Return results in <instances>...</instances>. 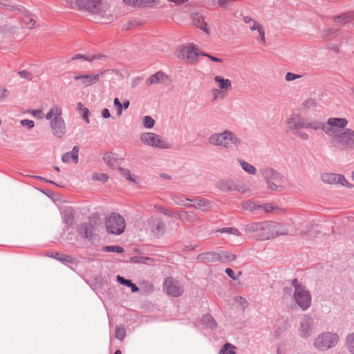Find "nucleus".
Returning <instances> with one entry per match:
<instances>
[{
	"instance_id": "f257e3e1",
	"label": "nucleus",
	"mask_w": 354,
	"mask_h": 354,
	"mask_svg": "<svg viewBox=\"0 0 354 354\" xmlns=\"http://www.w3.org/2000/svg\"><path fill=\"white\" fill-rule=\"evenodd\" d=\"M62 115V109L58 105L54 104L45 116L46 119L50 121L52 134L57 138H63L66 133L65 121Z\"/></svg>"
},
{
	"instance_id": "f03ea898",
	"label": "nucleus",
	"mask_w": 354,
	"mask_h": 354,
	"mask_svg": "<svg viewBox=\"0 0 354 354\" xmlns=\"http://www.w3.org/2000/svg\"><path fill=\"white\" fill-rule=\"evenodd\" d=\"M208 141L212 145L221 146L225 148L237 147L242 143V140L230 130H225L222 133L210 135Z\"/></svg>"
},
{
	"instance_id": "7ed1b4c3",
	"label": "nucleus",
	"mask_w": 354,
	"mask_h": 354,
	"mask_svg": "<svg viewBox=\"0 0 354 354\" xmlns=\"http://www.w3.org/2000/svg\"><path fill=\"white\" fill-rule=\"evenodd\" d=\"M339 342V337L337 333L324 331L313 339V346L316 351L324 352L336 346Z\"/></svg>"
},
{
	"instance_id": "20e7f679",
	"label": "nucleus",
	"mask_w": 354,
	"mask_h": 354,
	"mask_svg": "<svg viewBox=\"0 0 354 354\" xmlns=\"http://www.w3.org/2000/svg\"><path fill=\"white\" fill-rule=\"evenodd\" d=\"M291 284L294 288L293 297L295 303L302 310H308L311 306L312 301L309 290L299 283L297 279H293Z\"/></svg>"
},
{
	"instance_id": "39448f33",
	"label": "nucleus",
	"mask_w": 354,
	"mask_h": 354,
	"mask_svg": "<svg viewBox=\"0 0 354 354\" xmlns=\"http://www.w3.org/2000/svg\"><path fill=\"white\" fill-rule=\"evenodd\" d=\"M260 241H266L273 239L280 235L288 234V230L284 229L281 223L267 221H261Z\"/></svg>"
},
{
	"instance_id": "423d86ee",
	"label": "nucleus",
	"mask_w": 354,
	"mask_h": 354,
	"mask_svg": "<svg viewBox=\"0 0 354 354\" xmlns=\"http://www.w3.org/2000/svg\"><path fill=\"white\" fill-rule=\"evenodd\" d=\"M262 177L265 179L267 187L269 189L280 192L283 189L282 183L284 181V177L277 171L266 167L260 170Z\"/></svg>"
},
{
	"instance_id": "0eeeda50",
	"label": "nucleus",
	"mask_w": 354,
	"mask_h": 354,
	"mask_svg": "<svg viewBox=\"0 0 354 354\" xmlns=\"http://www.w3.org/2000/svg\"><path fill=\"white\" fill-rule=\"evenodd\" d=\"M100 223V215L93 213L88 217V221L82 223L77 227V230L82 238L91 241L94 236L95 227Z\"/></svg>"
},
{
	"instance_id": "6e6552de",
	"label": "nucleus",
	"mask_w": 354,
	"mask_h": 354,
	"mask_svg": "<svg viewBox=\"0 0 354 354\" xmlns=\"http://www.w3.org/2000/svg\"><path fill=\"white\" fill-rule=\"evenodd\" d=\"M105 227L109 234L120 235L126 227L125 220L118 213H111L106 218Z\"/></svg>"
},
{
	"instance_id": "1a4fd4ad",
	"label": "nucleus",
	"mask_w": 354,
	"mask_h": 354,
	"mask_svg": "<svg viewBox=\"0 0 354 354\" xmlns=\"http://www.w3.org/2000/svg\"><path fill=\"white\" fill-rule=\"evenodd\" d=\"M236 255L228 253L225 251L221 252H206L199 254L197 256V260L203 263H212L219 261L221 263H227L235 260Z\"/></svg>"
},
{
	"instance_id": "9d476101",
	"label": "nucleus",
	"mask_w": 354,
	"mask_h": 354,
	"mask_svg": "<svg viewBox=\"0 0 354 354\" xmlns=\"http://www.w3.org/2000/svg\"><path fill=\"white\" fill-rule=\"evenodd\" d=\"M140 141L149 147L160 149H168L171 148V145L162 136L153 133L145 132L140 136Z\"/></svg>"
},
{
	"instance_id": "9b49d317",
	"label": "nucleus",
	"mask_w": 354,
	"mask_h": 354,
	"mask_svg": "<svg viewBox=\"0 0 354 354\" xmlns=\"http://www.w3.org/2000/svg\"><path fill=\"white\" fill-rule=\"evenodd\" d=\"M315 330V324L312 316L308 314L303 315L299 319L297 327L298 335L303 339H308L312 336Z\"/></svg>"
},
{
	"instance_id": "f8f14e48",
	"label": "nucleus",
	"mask_w": 354,
	"mask_h": 354,
	"mask_svg": "<svg viewBox=\"0 0 354 354\" xmlns=\"http://www.w3.org/2000/svg\"><path fill=\"white\" fill-rule=\"evenodd\" d=\"M201 53L198 46L193 44H188L181 48L178 57L186 62L194 63L197 62Z\"/></svg>"
},
{
	"instance_id": "ddd939ff",
	"label": "nucleus",
	"mask_w": 354,
	"mask_h": 354,
	"mask_svg": "<svg viewBox=\"0 0 354 354\" xmlns=\"http://www.w3.org/2000/svg\"><path fill=\"white\" fill-rule=\"evenodd\" d=\"M344 149L354 148V131L346 129L334 140Z\"/></svg>"
},
{
	"instance_id": "4468645a",
	"label": "nucleus",
	"mask_w": 354,
	"mask_h": 354,
	"mask_svg": "<svg viewBox=\"0 0 354 354\" xmlns=\"http://www.w3.org/2000/svg\"><path fill=\"white\" fill-rule=\"evenodd\" d=\"M105 71H101L99 74H77L75 75L74 79L75 81H79L80 84L84 87L86 88L90 86H92L96 84L102 75L104 73Z\"/></svg>"
},
{
	"instance_id": "2eb2a0df",
	"label": "nucleus",
	"mask_w": 354,
	"mask_h": 354,
	"mask_svg": "<svg viewBox=\"0 0 354 354\" xmlns=\"http://www.w3.org/2000/svg\"><path fill=\"white\" fill-rule=\"evenodd\" d=\"M348 124V120L345 118H330L328 119L326 127H330L333 131V135H328L333 138L335 140L337 136H339L342 131L337 129V128L343 129Z\"/></svg>"
},
{
	"instance_id": "dca6fc26",
	"label": "nucleus",
	"mask_w": 354,
	"mask_h": 354,
	"mask_svg": "<svg viewBox=\"0 0 354 354\" xmlns=\"http://www.w3.org/2000/svg\"><path fill=\"white\" fill-rule=\"evenodd\" d=\"M164 290L167 294L171 297H179L182 295L183 290L177 281L173 278H167L164 283Z\"/></svg>"
},
{
	"instance_id": "f3484780",
	"label": "nucleus",
	"mask_w": 354,
	"mask_h": 354,
	"mask_svg": "<svg viewBox=\"0 0 354 354\" xmlns=\"http://www.w3.org/2000/svg\"><path fill=\"white\" fill-rule=\"evenodd\" d=\"M103 0H75V5L79 9H84L91 12H97Z\"/></svg>"
},
{
	"instance_id": "a211bd4d",
	"label": "nucleus",
	"mask_w": 354,
	"mask_h": 354,
	"mask_svg": "<svg viewBox=\"0 0 354 354\" xmlns=\"http://www.w3.org/2000/svg\"><path fill=\"white\" fill-rule=\"evenodd\" d=\"M147 225L156 236L162 235L165 232V224L162 219L151 217L148 220Z\"/></svg>"
},
{
	"instance_id": "6ab92c4d",
	"label": "nucleus",
	"mask_w": 354,
	"mask_h": 354,
	"mask_svg": "<svg viewBox=\"0 0 354 354\" xmlns=\"http://www.w3.org/2000/svg\"><path fill=\"white\" fill-rule=\"evenodd\" d=\"M322 180L328 184L338 183L345 187H349L350 185L343 175L326 173L322 176Z\"/></svg>"
},
{
	"instance_id": "aec40b11",
	"label": "nucleus",
	"mask_w": 354,
	"mask_h": 354,
	"mask_svg": "<svg viewBox=\"0 0 354 354\" xmlns=\"http://www.w3.org/2000/svg\"><path fill=\"white\" fill-rule=\"evenodd\" d=\"M286 122L289 129L291 131H295L300 128H305L306 121L304 118L297 113L291 115Z\"/></svg>"
},
{
	"instance_id": "412c9836",
	"label": "nucleus",
	"mask_w": 354,
	"mask_h": 354,
	"mask_svg": "<svg viewBox=\"0 0 354 354\" xmlns=\"http://www.w3.org/2000/svg\"><path fill=\"white\" fill-rule=\"evenodd\" d=\"M261 221L252 222L244 225L243 230L246 234L252 235L254 239L260 241Z\"/></svg>"
},
{
	"instance_id": "4be33fe9",
	"label": "nucleus",
	"mask_w": 354,
	"mask_h": 354,
	"mask_svg": "<svg viewBox=\"0 0 354 354\" xmlns=\"http://www.w3.org/2000/svg\"><path fill=\"white\" fill-rule=\"evenodd\" d=\"M305 128L313 129L314 130L322 129L325 132L326 135H333V131L330 127L329 128L328 127H326L325 124L319 121H314L310 122H306Z\"/></svg>"
},
{
	"instance_id": "5701e85b",
	"label": "nucleus",
	"mask_w": 354,
	"mask_h": 354,
	"mask_svg": "<svg viewBox=\"0 0 354 354\" xmlns=\"http://www.w3.org/2000/svg\"><path fill=\"white\" fill-rule=\"evenodd\" d=\"M177 218L181 221H187L191 223H195L198 221L197 215L194 212H178Z\"/></svg>"
},
{
	"instance_id": "b1692460",
	"label": "nucleus",
	"mask_w": 354,
	"mask_h": 354,
	"mask_svg": "<svg viewBox=\"0 0 354 354\" xmlns=\"http://www.w3.org/2000/svg\"><path fill=\"white\" fill-rule=\"evenodd\" d=\"M214 80L218 84L221 90L229 91L232 88L230 80L228 79H225L222 76L216 75L214 77Z\"/></svg>"
},
{
	"instance_id": "393cba45",
	"label": "nucleus",
	"mask_w": 354,
	"mask_h": 354,
	"mask_svg": "<svg viewBox=\"0 0 354 354\" xmlns=\"http://www.w3.org/2000/svg\"><path fill=\"white\" fill-rule=\"evenodd\" d=\"M201 324L207 328L214 329L216 327V322L213 317L209 314L203 316L201 320Z\"/></svg>"
},
{
	"instance_id": "a878e982",
	"label": "nucleus",
	"mask_w": 354,
	"mask_h": 354,
	"mask_svg": "<svg viewBox=\"0 0 354 354\" xmlns=\"http://www.w3.org/2000/svg\"><path fill=\"white\" fill-rule=\"evenodd\" d=\"M164 77H166V75L163 73L158 72V73L151 75L147 80L146 83L149 86L153 85V84L159 83L160 82L162 81Z\"/></svg>"
},
{
	"instance_id": "bb28decb",
	"label": "nucleus",
	"mask_w": 354,
	"mask_h": 354,
	"mask_svg": "<svg viewBox=\"0 0 354 354\" xmlns=\"http://www.w3.org/2000/svg\"><path fill=\"white\" fill-rule=\"evenodd\" d=\"M1 3L7 10L11 11H19L21 12L23 9L22 6L14 3L12 0H1Z\"/></svg>"
},
{
	"instance_id": "cd10ccee",
	"label": "nucleus",
	"mask_w": 354,
	"mask_h": 354,
	"mask_svg": "<svg viewBox=\"0 0 354 354\" xmlns=\"http://www.w3.org/2000/svg\"><path fill=\"white\" fill-rule=\"evenodd\" d=\"M219 187L223 192L234 191L237 189V183L233 180L223 181L220 183Z\"/></svg>"
},
{
	"instance_id": "c85d7f7f",
	"label": "nucleus",
	"mask_w": 354,
	"mask_h": 354,
	"mask_svg": "<svg viewBox=\"0 0 354 354\" xmlns=\"http://www.w3.org/2000/svg\"><path fill=\"white\" fill-rule=\"evenodd\" d=\"M241 168L248 174L254 175L257 173V169L252 165L242 159H238Z\"/></svg>"
},
{
	"instance_id": "c756f323",
	"label": "nucleus",
	"mask_w": 354,
	"mask_h": 354,
	"mask_svg": "<svg viewBox=\"0 0 354 354\" xmlns=\"http://www.w3.org/2000/svg\"><path fill=\"white\" fill-rule=\"evenodd\" d=\"M117 281L122 285L131 288L133 292H136L139 290L138 287L136 284L133 283L131 280L126 279L120 275L117 276Z\"/></svg>"
},
{
	"instance_id": "7c9ffc66",
	"label": "nucleus",
	"mask_w": 354,
	"mask_h": 354,
	"mask_svg": "<svg viewBox=\"0 0 354 354\" xmlns=\"http://www.w3.org/2000/svg\"><path fill=\"white\" fill-rule=\"evenodd\" d=\"M171 198H172L173 201L178 205L185 206V207H188L193 206V205H192V204L187 203V201H192V200L188 198L185 197L184 196L174 195L171 197Z\"/></svg>"
},
{
	"instance_id": "2f4dec72",
	"label": "nucleus",
	"mask_w": 354,
	"mask_h": 354,
	"mask_svg": "<svg viewBox=\"0 0 354 354\" xmlns=\"http://www.w3.org/2000/svg\"><path fill=\"white\" fill-rule=\"evenodd\" d=\"M194 206L196 208L203 212H208L211 209V203L209 201L206 199L198 200Z\"/></svg>"
},
{
	"instance_id": "473e14b6",
	"label": "nucleus",
	"mask_w": 354,
	"mask_h": 354,
	"mask_svg": "<svg viewBox=\"0 0 354 354\" xmlns=\"http://www.w3.org/2000/svg\"><path fill=\"white\" fill-rule=\"evenodd\" d=\"M62 214L64 222L68 225H72L74 219L72 208L68 207L65 209Z\"/></svg>"
},
{
	"instance_id": "72a5a7b5",
	"label": "nucleus",
	"mask_w": 354,
	"mask_h": 354,
	"mask_svg": "<svg viewBox=\"0 0 354 354\" xmlns=\"http://www.w3.org/2000/svg\"><path fill=\"white\" fill-rule=\"evenodd\" d=\"M345 345L351 354H354V333L348 334L345 339Z\"/></svg>"
},
{
	"instance_id": "f704fd0d",
	"label": "nucleus",
	"mask_w": 354,
	"mask_h": 354,
	"mask_svg": "<svg viewBox=\"0 0 354 354\" xmlns=\"http://www.w3.org/2000/svg\"><path fill=\"white\" fill-rule=\"evenodd\" d=\"M235 346L230 343L225 344L219 351V354H236Z\"/></svg>"
},
{
	"instance_id": "c9c22d12",
	"label": "nucleus",
	"mask_w": 354,
	"mask_h": 354,
	"mask_svg": "<svg viewBox=\"0 0 354 354\" xmlns=\"http://www.w3.org/2000/svg\"><path fill=\"white\" fill-rule=\"evenodd\" d=\"M102 251L106 252L122 253L124 252V250L122 247L119 245H106L102 248Z\"/></svg>"
},
{
	"instance_id": "e433bc0d",
	"label": "nucleus",
	"mask_w": 354,
	"mask_h": 354,
	"mask_svg": "<svg viewBox=\"0 0 354 354\" xmlns=\"http://www.w3.org/2000/svg\"><path fill=\"white\" fill-rule=\"evenodd\" d=\"M59 261L64 264L72 263L75 265H77L78 262L75 258L67 254H62V257H59Z\"/></svg>"
},
{
	"instance_id": "4c0bfd02",
	"label": "nucleus",
	"mask_w": 354,
	"mask_h": 354,
	"mask_svg": "<svg viewBox=\"0 0 354 354\" xmlns=\"http://www.w3.org/2000/svg\"><path fill=\"white\" fill-rule=\"evenodd\" d=\"M261 206L255 204L254 203L248 201L242 203V207L244 209L250 210L251 212L255 211L261 208Z\"/></svg>"
},
{
	"instance_id": "58836bf2",
	"label": "nucleus",
	"mask_w": 354,
	"mask_h": 354,
	"mask_svg": "<svg viewBox=\"0 0 354 354\" xmlns=\"http://www.w3.org/2000/svg\"><path fill=\"white\" fill-rule=\"evenodd\" d=\"M103 57L104 56L102 55H91V56L85 57L84 55H81V54H76V55H75L74 56L72 57L71 59L75 60V59H84V60H86V61H88V62H92L94 59H99V58Z\"/></svg>"
},
{
	"instance_id": "ea45409f",
	"label": "nucleus",
	"mask_w": 354,
	"mask_h": 354,
	"mask_svg": "<svg viewBox=\"0 0 354 354\" xmlns=\"http://www.w3.org/2000/svg\"><path fill=\"white\" fill-rule=\"evenodd\" d=\"M317 102L315 99L313 98H308L304 100L302 103V106L304 109L309 110V109H313L316 107Z\"/></svg>"
},
{
	"instance_id": "a19ab883",
	"label": "nucleus",
	"mask_w": 354,
	"mask_h": 354,
	"mask_svg": "<svg viewBox=\"0 0 354 354\" xmlns=\"http://www.w3.org/2000/svg\"><path fill=\"white\" fill-rule=\"evenodd\" d=\"M217 232L221 233H227L229 234H233L236 235L237 236H241L240 232L238 230V229L235 227H223L221 229H218Z\"/></svg>"
},
{
	"instance_id": "79ce46f5",
	"label": "nucleus",
	"mask_w": 354,
	"mask_h": 354,
	"mask_svg": "<svg viewBox=\"0 0 354 354\" xmlns=\"http://www.w3.org/2000/svg\"><path fill=\"white\" fill-rule=\"evenodd\" d=\"M158 210L162 213L163 214L169 216V217H171V218H177V216H178V212H175L172 209H165L162 207H159L158 208Z\"/></svg>"
},
{
	"instance_id": "37998d69",
	"label": "nucleus",
	"mask_w": 354,
	"mask_h": 354,
	"mask_svg": "<svg viewBox=\"0 0 354 354\" xmlns=\"http://www.w3.org/2000/svg\"><path fill=\"white\" fill-rule=\"evenodd\" d=\"M103 159L104 162L109 166H112L115 160L114 155L111 152L105 153Z\"/></svg>"
},
{
	"instance_id": "c03bdc74",
	"label": "nucleus",
	"mask_w": 354,
	"mask_h": 354,
	"mask_svg": "<svg viewBox=\"0 0 354 354\" xmlns=\"http://www.w3.org/2000/svg\"><path fill=\"white\" fill-rule=\"evenodd\" d=\"M155 124V120L151 116L143 118V125L146 129H151Z\"/></svg>"
},
{
	"instance_id": "a18cd8bd",
	"label": "nucleus",
	"mask_w": 354,
	"mask_h": 354,
	"mask_svg": "<svg viewBox=\"0 0 354 354\" xmlns=\"http://www.w3.org/2000/svg\"><path fill=\"white\" fill-rule=\"evenodd\" d=\"M333 21L336 24H346L349 21V17L346 15H342L335 16L333 19Z\"/></svg>"
},
{
	"instance_id": "49530a36",
	"label": "nucleus",
	"mask_w": 354,
	"mask_h": 354,
	"mask_svg": "<svg viewBox=\"0 0 354 354\" xmlns=\"http://www.w3.org/2000/svg\"><path fill=\"white\" fill-rule=\"evenodd\" d=\"M108 176L105 174H94L92 176V179L94 180H99L105 183L108 180Z\"/></svg>"
},
{
	"instance_id": "de8ad7c7",
	"label": "nucleus",
	"mask_w": 354,
	"mask_h": 354,
	"mask_svg": "<svg viewBox=\"0 0 354 354\" xmlns=\"http://www.w3.org/2000/svg\"><path fill=\"white\" fill-rule=\"evenodd\" d=\"M78 151L79 147L77 146H75L73 147L72 151L68 152L70 153L71 159L74 161L75 163L78 162Z\"/></svg>"
},
{
	"instance_id": "09e8293b",
	"label": "nucleus",
	"mask_w": 354,
	"mask_h": 354,
	"mask_svg": "<svg viewBox=\"0 0 354 354\" xmlns=\"http://www.w3.org/2000/svg\"><path fill=\"white\" fill-rule=\"evenodd\" d=\"M261 208L260 209H263V211L266 213H270L271 212H272L273 210L277 209V205H274L272 203H266V204H263L262 205H261Z\"/></svg>"
},
{
	"instance_id": "8fccbe9b",
	"label": "nucleus",
	"mask_w": 354,
	"mask_h": 354,
	"mask_svg": "<svg viewBox=\"0 0 354 354\" xmlns=\"http://www.w3.org/2000/svg\"><path fill=\"white\" fill-rule=\"evenodd\" d=\"M234 301L243 309L248 306V301L244 297H242L241 296L236 297H234Z\"/></svg>"
},
{
	"instance_id": "3c124183",
	"label": "nucleus",
	"mask_w": 354,
	"mask_h": 354,
	"mask_svg": "<svg viewBox=\"0 0 354 354\" xmlns=\"http://www.w3.org/2000/svg\"><path fill=\"white\" fill-rule=\"evenodd\" d=\"M126 335V330L124 327H118L116 330L115 337L120 340H122Z\"/></svg>"
},
{
	"instance_id": "603ef678",
	"label": "nucleus",
	"mask_w": 354,
	"mask_h": 354,
	"mask_svg": "<svg viewBox=\"0 0 354 354\" xmlns=\"http://www.w3.org/2000/svg\"><path fill=\"white\" fill-rule=\"evenodd\" d=\"M122 176L126 178L128 180L136 183V181L134 178L131 175V172L129 169H121Z\"/></svg>"
},
{
	"instance_id": "864d4df0",
	"label": "nucleus",
	"mask_w": 354,
	"mask_h": 354,
	"mask_svg": "<svg viewBox=\"0 0 354 354\" xmlns=\"http://www.w3.org/2000/svg\"><path fill=\"white\" fill-rule=\"evenodd\" d=\"M113 104L117 109V114L120 115L122 111V104L120 102L118 97H115L113 100Z\"/></svg>"
},
{
	"instance_id": "5fc2aeb1",
	"label": "nucleus",
	"mask_w": 354,
	"mask_h": 354,
	"mask_svg": "<svg viewBox=\"0 0 354 354\" xmlns=\"http://www.w3.org/2000/svg\"><path fill=\"white\" fill-rule=\"evenodd\" d=\"M21 124L23 127H26L29 130L32 129L35 126V123L32 120H26V119L21 120Z\"/></svg>"
},
{
	"instance_id": "6e6d98bb",
	"label": "nucleus",
	"mask_w": 354,
	"mask_h": 354,
	"mask_svg": "<svg viewBox=\"0 0 354 354\" xmlns=\"http://www.w3.org/2000/svg\"><path fill=\"white\" fill-rule=\"evenodd\" d=\"M18 74L24 79L30 80L32 78V74L26 70L19 71Z\"/></svg>"
},
{
	"instance_id": "4d7b16f0",
	"label": "nucleus",
	"mask_w": 354,
	"mask_h": 354,
	"mask_svg": "<svg viewBox=\"0 0 354 354\" xmlns=\"http://www.w3.org/2000/svg\"><path fill=\"white\" fill-rule=\"evenodd\" d=\"M157 0H138V6H151Z\"/></svg>"
},
{
	"instance_id": "13d9d810",
	"label": "nucleus",
	"mask_w": 354,
	"mask_h": 354,
	"mask_svg": "<svg viewBox=\"0 0 354 354\" xmlns=\"http://www.w3.org/2000/svg\"><path fill=\"white\" fill-rule=\"evenodd\" d=\"M301 76L290 72H288L286 73L285 80L288 82L293 81L295 80H297Z\"/></svg>"
},
{
	"instance_id": "bf43d9fd",
	"label": "nucleus",
	"mask_w": 354,
	"mask_h": 354,
	"mask_svg": "<svg viewBox=\"0 0 354 354\" xmlns=\"http://www.w3.org/2000/svg\"><path fill=\"white\" fill-rule=\"evenodd\" d=\"M82 113V118L85 120V122L88 124L89 123V119L88 115L90 114V111L88 108H82V111H81Z\"/></svg>"
},
{
	"instance_id": "052dcab7",
	"label": "nucleus",
	"mask_w": 354,
	"mask_h": 354,
	"mask_svg": "<svg viewBox=\"0 0 354 354\" xmlns=\"http://www.w3.org/2000/svg\"><path fill=\"white\" fill-rule=\"evenodd\" d=\"M201 55L205 56V57H207L208 58H209L213 62H223V59H221V58L212 56V55H209L208 53H201Z\"/></svg>"
},
{
	"instance_id": "680f3d73",
	"label": "nucleus",
	"mask_w": 354,
	"mask_h": 354,
	"mask_svg": "<svg viewBox=\"0 0 354 354\" xmlns=\"http://www.w3.org/2000/svg\"><path fill=\"white\" fill-rule=\"evenodd\" d=\"M9 93L8 90L3 88H0V101L4 100Z\"/></svg>"
},
{
	"instance_id": "e2e57ef3",
	"label": "nucleus",
	"mask_w": 354,
	"mask_h": 354,
	"mask_svg": "<svg viewBox=\"0 0 354 354\" xmlns=\"http://www.w3.org/2000/svg\"><path fill=\"white\" fill-rule=\"evenodd\" d=\"M294 134L304 140L308 139V135L304 132L299 131V129L294 132Z\"/></svg>"
},
{
	"instance_id": "0e129e2a",
	"label": "nucleus",
	"mask_w": 354,
	"mask_h": 354,
	"mask_svg": "<svg viewBox=\"0 0 354 354\" xmlns=\"http://www.w3.org/2000/svg\"><path fill=\"white\" fill-rule=\"evenodd\" d=\"M234 191H238L242 194H245L249 192V189L247 188V187L244 185H238L237 184V189H235Z\"/></svg>"
},
{
	"instance_id": "69168bd1",
	"label": "nucleus",
	"mask_w": 354,
	"mask_h": 354,
	"mask_svg": "<svg viewBox=\"0 0 354 354\" xmlns=\"http://www.w3.org/2000/svg\"><path fill=\"white\" fill-rule=\"evenodd\" d=\"M24 21L25 24L26 25V27L28 28H32L36 23V21L33 19H29V18H27V19H24Z\"/></svg>"
},
{
	"instance_id": "338daca9",
	"label": "nucleus",
	"mask_w": 354,
	"mask_h": 354,
	"mask_svg": "<svg viewBox=\"0 0 354 354\" xmlns=\"http://www.w3.org/2000/svg\"><path fill=\"white\" fill-rule=\"evenodd\" d=\"M32 115L35 118L41 119L43 118L44 113L41 110H33L32 111Z\"/></svg>"
},
{
	"instance_id": "774afa93",
	"label": "nucleus",
	"mask_w": 354,
	"mask_h": 354,
	"mask_svg": "<svg viewBox=\"0 0 354 354\" xmlns=\"http://www.w3.org/2000/svg\"><path fill=\"white\" fill-rule=\"evenodd\" d=\"M225 273L231 279H232L234 280L236 279V274H235L234 272L231 268H226L225 269Z\"/></svg>"
}]
</instances>
